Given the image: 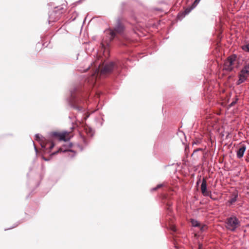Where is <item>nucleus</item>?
Returning a JSON list of instances; mask_svg holds the SVG:
<instances>
[{
    "instance_id": "f257e3e1",
    "label": "nucleus",
    "mask_w": 249,
    "mask_h": 249,
    "mask_svg": "<svg viewBox=\"0 0 249 249\" xmlns=\"http://www.w3.org/2000/svg\"><path fill=\"white\" fill-rule=\"evenodd\" d=\"M99 71L102 76H106L111 73L119 74L121 68L119 64L113 61L106 63L100 70L97 69L90 76L83 78L79 86L74 87L70 90L69 96L67 98L68 105L71 109L78 112H85V120L90 116L89 112H85V104H88L89 91L96 85Z\"/></svg>"
},
{
    "instance_id": "f03ea898",
    "label": "nucleus",
    "mask_w": 249,
    "mask_h": 249,
    "mask_svg": "<svg viewBox=\"0 0 249 249\" xmlns=\"http://www.w3.org/2000/svg\"><path fill=\"white\" fill-rule=\"evenodd\" d=\"M125 30V26L123 22V18L121 17H117L116 19V23L112 29H110V39H114L117 34L124 35Z\"/></svg>"
},
{
    "instance_id": "7ed1b4c3",
    "label": "nucleus",
    "mask_w": 249,
    "mask_h": 249,
    "mask_svg": "<svg viewBox=\"0 0 249 249\" xmlns=\"http://www.w3.org/2000/svg\"><path fill=\"white\" fill-rule=\"evenodd\" d=\"M64 12V8L61 6H56L53 10L48 13V22L49 24L58 21Z\"/></svg>"
},
{
    "instance_id": "20e7f679",
    "label": "nucleus",
    "mask_w": 249,
    "mask_h": 249,
    "mask_svg": "<svg viewBox=\"0 0 249 249\" xmlns=\"http://www.w3.org/2000/svg\"><path fill=\"white\" fill-rule=\"evenodd\" d=\"M68 134L69 133L67 131H64L63 132H50L48 133L49 136L48 139L52 140V138H54L58 139L60 141H63L67 142L70 140V138L67 136Z\"/></svg>"
},
{
    "instance_id": "39448f33",
    "label": "nucleus",
    "mask_w": 249,
    "mask_h": 249,
    "mask_svg": "<svg viewBox=\"0 0 249 249\" xmlns=\"http://www.w3.org/2000/svg\"><path fill=\"white\" fill-rule=\"evenodd\" d=\"M249 75V63L246 64L239 74V79L236 84L239 85L244 82Z\"/></svg>"
},
{
    "instance_id": "423d86ee",
    "label": "nucleus",
    "mask_w": 249,
    "mask_h": 249,
    "mask_svg": "<svg viewBox=\"0 0 249 249\" xmlns=\"http://www.w3.org/2000/svg\"><path fill=\"white\" fill-rule=\"evenodd\" d=\"M72 145H73V144L71 142H69L68 144H64L62 147H60L58 149V150H57L55 152H53L50 154V156L51 157V158H52V157L53 156L57 154L58 153H60V152L65 153L67 152H71L73 153L74 155L71 156L72 157H73L76 154V152H75V151H74L73 150L70 149V148H71L72 146Z\"/></svg>"
},
{
    "instance_id": "0eeeda50",
    "label": "nucleus",
    "mask_w": 249,
    "mask_h": 249,
    "mask_svg": "<svg viewBox=\"0 0 249 249\" xmlns=\"http://www.w3.org/2000/svg\"><path fill=\"white\" fill-rule=\"evenodd\" d=\"M233 69V54L231 55L228 59L224 62L223 71L224 73L231 71Z\"/></svg>"
},
{
    "instance_id": "6e6552de",
    "label": "nucleus",
    "mask_w": 249,
    "mask_h": 249,
    "mask_svg": "<svg viewBox=\"0 0 249 249\" xmlns=\"http://www.w3.org/2000/svg\"><path fill=\"white\" fill-rule=\"evenodd\" d=\"M235 146L236 150V156L238 159L242 158L245 152L247 149L246 145L243 142H240L237 144L236 146L234 144V147Z\"/></svg>"
},
{
    "instance_id": "1a4fd4ad",
    "label": "nucleus",
    "mask_w": 249,
    "mask_h": 249,
    "mask_svg": "<svg viewBox=\"0 0 249 249\" xmlns=\"http://www.w3.org/2000/svg\"><path fill=\"white\" fill-rule=\"evenodd\" d=\"M40 145L42 150L44 152L49 150V153L55 146V144L53 142V141L49 139H46V140L44 142L41 143Z\"/></svg>"
},
{
    "instance_id": "9d476101",
    "label": "nucleus",
    "mask_w": 249,
    "mask_h": 249,
    "mask_svg": "<svg viewBox=\"0 0 249 249\" xmlns=\"http://www.w3.org/2000/svg\"><path fill=\"white\" fill-rule=\"evenodd\" d=\"M200 189L201 193L204 196H211L212 192L208 189L207 180L205 178H202Z\"/></svg>"
},
{
    "instance_id": "9b49d317",
    "label": "nucleus",
    "mask_w": 249,
    "mask_h": 249,
    "mask_svg": "<svg viewBox=\"0 0 249 249\" xmlns=\"http://www.w3.org/2000/svg\"><path fill=\"white\" fill-rule=\"evenodd\" d=\"M163 204L165 205V210L166 211V213L167 214L170 215L172 212V202H171L170 199L166 196H163Z\"/></svg>"
},
{
    "instance_id": "f8f14e48",
    "label": "nucleus",
    "mask_w": 249,
    "mask_h": 249,
    "mask_svg": "<svg viewBox=\"0 0 249 249\" xmlns=\"http://www.w3.org/2000/svg\"><path fill=\"white\" fill-rule=\"evenodd\" d=\"M195 8L196 7H194L193 5L191 4L190 6L187 7L183 12L178 13L177 16L178 18L181 20L186 15L189 14V13Z\"/></svg>"
},
{
    "instance_id": "ddd939ff",
    "label": "nucleus",
    "mask_w": 249,
    "mask_h": 249,
    "mask_svg": "<svg viewBox=\"0 0 249 249\" xmlns=\"http://www.w3.org/2000/svg\"><path fill=\"white\" fill-rule=\"evenodd\" d=\"M226 227L231 231H233V216L227 218L226 221Z\"/></svg>"
},
{
    "instance_id": "4468645a",
    "label": "nucleus",
    "mask_w": 249,
    "mask_h": 249,
    "mask_svg": "<svg viewBox=\"0 0 249 249\" xmlns=\"http://www.w3.org/2000/svg\"><path fill=\"white\" fill-rule=\"evenodd\" d=\"M190 222L194 227H199L200 226V223L197 220L191 218L190 219Z\"/></svg>"
},
{
    "instance_id": "2eb2a0df",
    "label": "nucleus",
    "mask_w": 249,
    "mask_h": 249,
    "mask_svg": "<svg viewBox=\"0 0 249 249\" xmlns=\"http://www.w3.org/2000/svg\"><path fill=\"white\" fill-rule=\"evenodd\" d=\"M35 139L37 141L41 142H44L46 140V138L40 136L39 135V134H36L35 135ZM42 143H43V142H42Z\"/></svg>"
},
{
    "instance_id": "dca6fc26",
    "label": "nucleus",
    "mask_w": 249,
    "mask_h": 249,
    "mask_svg": "<svg viewBox=\"0 0 249 249\" xmlns=\"http://www.w3.org/2000/svg\"><path fill=\"white\" fill-rule=\"evenodd\" d=\"M87 133L88 136L90 138H92L94 134L93 130L91 128H89L87 130Z\"/></svg>"
},
{
    "instance_id": "f3484780",
    "label": "nucleus",
    "mask_w": 249,
    "mask_h": 249,
    "mask_svg": "<svg viewBox=\"0 0 249 249\" xmlns=\"http://www.w3.org/2000/svg\"><path fill=\"white\" fill-rule=\"evenodd\" d=\"M164 186H165V184L164 183L158 184L156 187L152 188L151 189V191L152 192L154 191H156V190H158V189Z\"/></svg>"
},
{
    "instance_id": "a211bd4d",
    "label": "nucleus",
    "mask_w": 249,
    "mask_h": 249,
    "mask_svg": "<svg viewBox=\"0 0 249 249\" xmlns=\"http://www.w3.org/2000/svg\"><path fill=\"white\" fill-rule=\"evenodd\" d=\"M242 49L246 52L249 53V43L242 46Z\"/></svg>"
},
{
    "instance_id": "6ab92c4d",
    "label": "nucleus",
    "mask_w": 249,
    "mask_h": 249,
    "mask_svg": "<svg viewBox=\"0 0 249 249\" xmlns=\"http://www.w3.org/2000/svg\"><path fill=\"white\" fill-rule=\"evenodd\" d=\"M233 204V197L232 196L231 197L230 199L226 203L227 206H230Z\"/></svg>"
},
{
    "instance_id": "aec40b11",
    "label": "nucleus",
    "mask_w": 249,
    "mask_h": 249,
    "mask_svg": "<svg viewBox=\"0 0 249 249\" xmlns=\"http://www.w3.org/2000/svg\"><path fill=\"white\" fill-rule=\"evenodd\" d=\"M240 170H239V168L238 167H234V177L235 176H239V174H240Z\"/></svg>"
},
{
    "instance_id": "412c9836",
    "label": "nucleus",
    "mask_w": 249,
    "mask_h": 249,
    "mask_svg": "<svg viewBox=\"0 0 249 249\" xmlns=\"http://www.w3.org/2000/svg\"><path fill=\"white\" fill-rule=\"evenodd\" d=\"M239 224L238 219L234 216V230L237 227Z\"/></svg>"
},
{
    "instance_id": "4be33fe9",
    "label": "nucleus",
    "mask_w": 249,
    "mask_h": 249,
    "mask_svg": "<svg viewBox=\"0 0 249 249\" xmlns=\"http://www.w3.org/2000/svg\"><path fill=\"white\" fill-rule=\"evenodd\" d=\"M82 139L85 145L86 146L88 145L89 143V141L85 137H82Z\"/></svg>"
},
{
    "instance_id": "5701e85b",
    "label": "nucleus",
    "mask_w": 249,
    "mask_h": 249,
    "mask_svg": "<svg viewBox=\"0 0 249 249\" xmlns=\"http://www.w3.org/2000/svg\"><path fill=\"white\" fill-rule=\"evenodd\" d=\"M20 223V222H16V223H15V224H14V226H12V227H10V228H7V229H5V231H7V230H8L12 229H13V228H15V227H16L17 226H18Z\"/></svg>"
},
{
    "instance_id": "b1692460",
    "label": "nucleus",
    "mask_w": 249,
    "mask_h": 249,
    "mask_svg": "<svg viewBox=\"0 0 249 249\" xmlns=\"http://www.w3.org/2000/svg\"><path fill=\"white\" fill-rule=\"evenodd\" d=\"M201 0H195V1L193 2V3L192 4L193 6L194 7H196V6L198 4V3H199L200 1Z\"/></svg>"
},
{
    "instance_id": "393cba45",
    "label": "nucleus",
    "mask_w": 249,
    "mask_h": 249,
    "mask_svg": "<svg viewBox=\"0 0 249 249\" xmlns=\"http://www.w3.org/2000/svg\"><path fill=\"white\" fill-rule=\"evenodd\" d=\"M42 159L46 161H48L50 160H51V159L52 158H51V157H50H50H49V158H46V157H45L44 156H42Z\"/></svg>"
},
{
    "instance_id": "a878e982",
    "label": "nucleus",
    "mask_w": 249,
    "mask_h": 249,
    "mask_svg": "<svg viewBox=\"0 0 249 249\" xmlns=\"http://www.w3.org/2000/svg\"><path fill=\"white\" fill-rule=\"evenodd\" d=\"M202 150H203V149L201 148H197L196 149H195L194 150V152H193L192 156L196 152H197L199 151H202Z\"/></svg>"
},
{
    "instance_id": "bb28decb",
    "label": "nucleus",
    "mask_w": 249,
    "mask_h": 249,
    "mask_svg": "<svg viewBox=\"0 0 249 249\" xmlns=\"http://www.w3.org/2000/svg\"><path fill=\"white\" fill-rule=\"evenodd\" d=\"M170 229L173 232H176L177 231V229L174 226H171L170 227Z\"/></svg>"
},
{
    "instance_id": "cd10ccee",
    "label": "nucleus",
    "mask_w": 249,
    "mask_h": 249,
    "mask_svg": "<svg viewBox=\"0 0 249 249\" xmlns=\"http://www.w3.org/2000/svg\"><path fill=\"white\" fill-rule=\"evenodd\" d=\"M200 230L201 231H205V227H206V225H204L202 226H200Z\"/></svg>"
},
{
    "instance_id": "c85d7f7f",
    "label": "nucleus",
    "mask_w": 249,
    "mask_h": 249,
    "mask_svg": "<svg viewBox=\"0 0 249 249\" xmlns=\"http://www.w3.org/2000/svg\"><path fill=\"white\" fill-rule=\"evenodd\" d=\"M232 106H233V100H232L231 103L228 106V109H229Z\"/></svg>"
},
{
    "instance_id": "c756f323",
    "label": "nucleus",
    "mask_w": 249,
    "mask_h": 249,
    "mask_svg": "<svg viewBox=\"0 0 249 249\" xmlns=\"http://www.w3.org/2000/svg\"><path fill=\"white\" fill-rule=\"evenodd\" d=\"M76 146L80 149V150L81 151H83V147L81 145H80L79 144H76Z\"/></svg>"
},
{
    "instance_id": "7c9ffc66",
    "label": "nucleus",
    "mask_w": 249,
    "mask_h": 249,
    "mask_svg": "<svg viewBox=\"0 0 249 249\" xmlns=\"http://www.w3.org/2000/svg\"><path fill=\"white\" fill-rule=\"evenodd\" d=\"M198 249H203V245L201 243H198Z\"/></svg>"
},
{
    "instance_id": "2f4dec72",
    "label": "nucleus",
    "mask_w": 249,
    "mask_h": 249,
    "mask_svg": "<svg viewBox=\"0 0 249 249\" xmlns=\"http://www.w3.org/2000/svg\"><path fill=\"white\" fill-rule=\"evenodd\" d=\"M33 144H34V146L35 151H36V154H37V152H38L36 146L35 145V143H34V142L33 141Z\"/></svg>"
},
{
    "instance_id": "473e14b6",
    "label": "nucleus",
    "mask_w": 249,
    "mask_h": 249,
    "mask_svg": "<svg viewBox=\"0 0 249 249\" xmlns=\"http://www.w3.org/2000/svg\"><path fill=\"white\" fill-rule=\"evenodd\" d=\"M81 2H82L81 0H79L77 1H76L74 3H73V4L77 5L78 4H80Z\"/></svg>"
},
{
    "instance_id": "72a5a7b5",
    "label": "nucleus",
    "mask_w": 249,
    "mask_h": 249,
    "mask_svg": "<svg viewBox=\"0 0 249 249\" xmlns=\"http://www.w3.org/2000/svg\"><path fill=\"white\" fill-rule=\"evenodd\" d=\"M237 196H238L236 194L235 192L234 191V202H235L236 201V199H237Z\"/></svg>"
},
{
    "instance_id": "f704fd0d",
    "label": "nucleus",
    "mask_w": 249,
    "mask_h": 249,
    "mask_svg": "<svg viewBox=\"0 0 249 249\" xmlns=\"http://www.w3.org/2000/svg\"><path fill=\"white\" fill-rule=\"evenodd\" d=\"M189 150V146L188 145H186L185 147V152L186 153H187V150Z\"/></svg>"
},
{
    "instance_id": "c9c22d12",
    "label": "nucleus",
    "mask_w": 249,
    "mask_h": 249,
    "mask_svg": "<svg viewBox=\"0 0 249 249\" xmlns=\"http://www.w3.org/2000/svg\"><path fill=\"white\" fill-rule=\"evenodd\" d=\"M198 143H199V142L197 141L196 142H193V145H194V144H197Z\"/></svg>"
},
{
    "instance_id": "e433bc0d",
    "label": "nucleus",
    "mask_w": 249,
    "mask_h": 249,
    "mask_svg": "<svg viewBox=\"0 0 249 249\" xmlns=\"http://www.w3.org/2000/svg\"><path fill=\"white\" fill-rule=\"evenodd\" d=\"M200 178H199L196 182V185H198L199 184V183H200Z\"/></svg>"
},
{
    "instance_id": "4c0bfd02",
    "label": "nucleus",
    "mask_w": 249,
    "mask_h": 249,
    "mask_svg": "<svg viewBox=\"0 0 249 249\" xmlns=\"http://www.w3.org/2000/svg\"><path fill=\"white\" fill-rule=\"evenodd\" d=\"M228 78H229V80L230 81L231 80V75H229L228 76Z\"/></svg>"
},
{
    "instance_id": "58836bf2",
    "label": "nucleus",
    "mask_w": 249,
    "mask_h": 249,
    "mask_svg": "<svg viewBox=\"0 0 249 249\" xmlns=\"http://www.w3.org/2000/svg\"><path fill=\"white\" fill-rule=\"evenodd\" d=\"M89 68H90V66H88V67L86 69H85L84 71H88Z\"/></svg>"
},
{
    "instance_id": "ea45409f",
    "label": "nucleus",
    "mask_w": 249,
    "mask_h": 249,
    "mask_svg": "<svg viewBox=\"0 0 249 249\" xmlns=\"http://www.w3.org/2000/svg\"><path fill=\"white\" fill-rule=\"evenodd\" d=\"M237 100V99H236L235 98H234V104H235Z\"/></svg>"
},
{
    "instance_id": "a19ab883",
    "label": "nucleus",
    "mask_w": 249,
    "mask_h": 249,
    "mask_svg": "<svg viewBox=\"0 0 249 249\" xmlns=\"http://www.w3.org/2000/svg\"><path fill=\"white\" fill-rule=\"evenodd\" d=\"M209 196L210 197V198H211V199H213V200H215V199H214V198H213V197L212 196V194L211 195V196Z\"/></svg>"
},
{
    "instance_id": "79ce46f5",
    "label": "nucleus",
    "mask_w": 249,
    "mask_h": 249,
    "mask_svg": "<svg viewBox=\"0 0 249 249\" xmlns=\"http://www.w3.org/2000/svg\"><path fill=\"white\" fill-rule=\"evenodd\" d=\"M174 247H175V248H176V249H178V246H177V245H176L175 244V245H174Z\"/></svg>"
},
{
    "instance_id": "37998d69",
    "label": "nucleus",
    "mask_w": 249,
    "mask_h": 249,
    "mask_svg": "<svg viewBox=\"0 0 249 249\" xmlns=\"http://www.w3.org/2000/svg\"><path fill=\"white\" fill-rule=\"evenodd\" d=\"M238 135L241 136V135H243L242 133L238 132Z\"/></svg>"
},
{
    "instance_id": "c03bdc74",
    "label": "nucleus",
    "mask_w": 249,
    "mask_h": 249,
    "mask_svg": "<svg viewBox=\"0 0 249 249\" xmlns=\"http://www.w3.org/2000/svg\"><path fill=\"white\" fill-rule=\"evenodd\" d=\"M180 133H182L183 135L185 137V134L182 132H180Z\"/></svg>"
},
{
    "instance_id": "a18cd8bd",
    "label": "nucleus",
    "mask_w": 249,
    "mask_h": 249,
    "mask_svg": "<svg viewBox=\"0 0 249 249\" xmlns=\"http://www.w3.org/2000/svg\"><path fill=\"white\" fill-rule=\"evenodd\" d=\"M234 60H235V58H236V55L234 54Z\"/></svg>"
},
{
    "instance_id": "49530a36",
    "label": "nucleus",
    "mask_w": 249,
    "mask_h": 249,
    "mask_svg": "<svg viewBox=\"0 0 249 249\" xmlns=\"http://www.w3.org/2000/svg\"><path fill=\"white\" fill-rule=\"evenodd\" d=\"M155 10H158V11H159V10H160V9H157V8L155 9Z\"/></svg>"
},
{
    "instance_id": "de8ad7c7",
    "label": "nucleus",
    "mask_w": 249,
    "mask_h": 249,
    "mask_svg": "<svg viewBox=\"0 0 249 249\" xmlns=\"http://www.w3.org/2000/svg\"><path fill=\"white\" fill-rule=\"evenodd\" d=\"M125 4V3L124 2H123V3H122V4H123V5H124Z\"/></svg>"
},
{
    "instance_id": "09e8293b",
    "label": "nucleus",
    "mask_w": 249,
    "mask_h": 249,
    "mask_svg": "<svg viewBox=\"0 0 249 249\" xmlns=\"http://www.w3.org/2000/svg\"><path fill=\"white\" fill-rule=\"evenodd\" d=\"M234 138H235V137H236V135H235V133H234Z\"/></svg>"
}]
</instances>
